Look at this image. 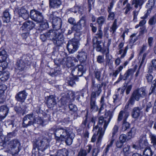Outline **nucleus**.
Returning a JSON list of instances; mask_svg holds the SVG:
<instances>
[{
  "label": "nucleus",
  "mask_w": 156,
  "mask_h": 156,
  "mask_svg": "<svg viewBox=\"0 0 156 156\" xmlns=\"http://www.w3.org/2000/svg\"><path fill=\"white\" fill-rule=\"evenodd\" d=\"M97 61L99 63H103L104 61V56L99 55L98 56L97 59Z\"/></svg>",
  "instance_id": "56"
},
{
  "label": "nucleus",
  "mask_w": 156,
  "mask_h": 156,
  "mask_svg": "<svg viewBox=\"0 0 156 156\" xmlns=\"http://www.w3.org/2000/svg\"><path fill=\"white\" fill-rule=\"evenodd\" d=\"M47 105L49 108H52L56 104L55 99L53 96L49 97L47 100Z\"/></svg>",
  "instance_id": "25"
},
{
  "label": "nucleus",
  "mask_w": 156,
  "mask_h": 156,
  "mask_svg": "<svg viewBox=\"0 0 156 156\" xmlns=\"http://www.w3.org/2000/svg\"><path fill=\"white\" fill-rule=\"evenodd\" d=\"M9 77V73L8 71H5L0 74V78L1 81H5Z\"/></svg>",
  "instance_id": "31"
},
{
  "label": "nucleus",
  "mask_w": 156,
  "mask_h": 156,
  "mask_svg": "<svg viewBox=\"0 0 156 156\" xmlns=\"http://www.w3.org/2000/svg\"><path fill=\"white\" fill-rule=\"evenodd\" d=\"M69 108L70 111L73 112H75L77 110L76 106L73 104H70L69 105Z\"/></svg>",
  "instance_id": "55"
},
{
  "label": "nucleus",
  "mask_w": 156,
  "mask_h": 156,
  "mask_svg": "<svg viewBox=\"0 0 156 156\" xmlns=\"http://www.w3.org/2000/svg\"><path fill=\"white\" fill-rule=\"evenodd\" d=\"M48 39L52 40L54 44L60 46L62 43L64 38L62 33L56 30H51L46 32Z\"/></svg>",
  "instance_id": "4"
},
{
  "label": "nucleus",
  "mask_w": 156,
  "mask_h": 156,
  "mask_svg": "<svg viewBox=\"0 0 156 156\" xmlns=\"http://www.w3.org/2000/svg\"><path fill=\"white\" fill-rule=\"evenodd\" d=\"M114 3V0H112V2L108 6L107 9L108 12L112 11V9L113 7Z\"/></svg>",
  "instance_id": "63"
},
{
  "label": "nucleus",
  "mask_w": 156,
  "mask_h": 156,
  "mask_svg": "<svg viewBox=\"0 0 156 156\" xmlns=\"http://www.w3.org/2000/svg\"><path fill=\"white\" fill-rule=\"evenodd\" d=\"M80 44L79 40L75 38L68 41L67 44V50L70 53H73L77 51L79 47Z\"/></svg>",
  "instance_id": "7"
},
{
  "label": "nucleus",
  "mask_w": 156,
  "mask_h": 156,
  "mask_svg": "<svg viewBox=\"0 0 156 156\" xmlns=\"http://www.w3.org/2000/svg\"><path fill=\"white\" fill-rule=\"evenodd\" d=\"M17 69L21 71L23 70L25 67V63L23 62L22 60H20L17 61L16 64Z\"/></svg>",
  "instance_id": "35"
},
{
  "label": "nucleus",
  "mask_w": 156,
  "mask_h": 156,
  "mask_svg": "<svg viewBox=\"0 0 156 156\" xmlns=\"http://www.w3.org/2000/svg\"><path fill=\"white\" fill-rule=\"evenodd\" d=\"M19 16L24 19L27 20L29 17V14L27 11L25 9L22 8L19 11Z\"/></svg>",
  "instance_id": "23"
},
{
  "label": "nucleus",
  "mask_w": 156,
  "mask_h": 156,
  "mask_svg": "<svg viewBox=\"0 0 156 156\" xmlns=\"http://www.w3.org/2000/svg\"><path fill=\"white\" fill-rule=\"evenodd\" d=\"M137 68V66H135L133 68L129 69L126 71L123 76L120 74V76L118 80L117 81V82H119L122 79H123L124 80H126L129 76H131V77L133 76V74L135 70H136Z\"/></svg>",
  "instance_id": "10"
},
{
  "label": "nucleus",
  "mask_w": 156,
  "mask_h": 156,
  "mask_svg": "<svg viewBox=\"0 0 156 156\" xmlns=\"http://www.w3.org/2000/svg\"><path fill=\"white\" fill-rule=\"evenodd\" d=\"M103 85V83L101 84H98L96 85L95 84V82L94 81L92 82V88L94 91L97 93L98 96L100 94L101 92V88Z\"/></svg>",
  "instance_id": "19"
},
{
  "label": "nucleus",
  "mask_w": 156,
  "mask_h": 156,
  "mask_svg": "<svg viewBox=\"0 0 156 156\" xmlns=\"http://www.w3.org/2000/svg\"><path fill=\"white\" fill-rule=\"evenodd\" d=\"M27 95V94L25 90H23L18 93L16 95L15 98L17 101L23 102L24 101Z\"/></svg>",
  "instance_id": "15"
},
{
  "label": "nucleus",
  "mask_w": 156,
  "mask_h": 156,
  "mask_svg": "<svg viewBox=\"0 0 156 156\" xmlns=\"http://www.w3.org/2000/svg\"><path fill=\"white\" fill-rule=\"evenodd\" d=\"M97 95V93L93 91L91 94L90 100H94L96 101V97Z\"/></svg>",
  "instance_id": "64"
},
{
  "label": "nucleus",
  "mask_w": 156,
  "mask_h": 156,
  "mask_svg": "<svg viewBox=\"0 0 156 156\" xmlns=\"http://www.w3.org/2000/svg\"><path fill=\"white\" fill-rule=\"evenodd\" d=\"M119 139L120 141L123 143L125 142L126 139V135L124 134L121 135L119 137Z\"/></svg>",
  "instance_id": "59"
},
{
  "label": "nucleus",
  "mask_w": 156,
  "mask_h": 156,
  "mask_svg": "<svg viewBox=\"0 0 156 156\" xmlns=\"http://www.w3.org/2000/svg\"><path fill=\"white\" fill-rule=\"evenodd\" d=\"M152 154L150 147L147 146L146 147L143 152L144 156H151Z\"/></svg>",
  "instance_id": "37"
},
{
  "label": "nucleus",
  "mask_w": 156,
  "mask_h": 156,
  "mask_svg": "<svg viewBox=\"0 0 156 156\" xmlns=\"http://www.w3.org/2000/svg\"><path fill=\"white\" fill-rule=\"evenodd\" d=\"M77 58L80 62H85L87 58L86 53L82 51H79L77 55Z\"/></svg>",
  "instance_id": "24"
},
{
  "label": "nucleus",
  "mask_w": 156,
  "mask_h": 156,
  "mask_svg": "<svg viewBox=\"0 0 156 156\" xmlns=\"http://www.w3.org/2000/svg\"><path fill=\"white\" fill-rule=\"evenodd\" d=\"M147 102V100L144 99L142 101V108L139 107H135L133 108L132 112V116L133 118L137 119L138 118L140 115L142 113V111H141L142 108L144 107L145 106V104Z\"/></svg>",
  "instance_id": "11"
},
{
  "label": "nucleus",
  "mask_w": 156,
  "mask_h": 156,
  "mask_svg": "<svg viewBox=\"0 0 156 156\" xmlns=\"http://www.w3.org/2000/svg\"><path fill=\"white\" fill-rule=\"evenodd\" d=\"M146 77L148 82H151L153 79L152 76L150 74H147L146 75Z\"/></svg>",
  "instance_id": "62"
},
{
  "label": "nucleus",
  "mask_w": 156,
  "mask_h": 156,
  "mask_svg": "<svg viewBox=\"0 0 156 156\" xmlns=\"http://www.w3.org/2000/svg\"><path fill=\"white\" fill-rule=\"evenodd\" d=\"M147 95V93L144 88L141 87L135 90L128 102V105H133L135 101H139L141 99L146 97Z\"/></svg>",
  "instance_id": "5"
},
{
  "label": "nucleus",
  "mask_w": 156,
  "mask_h": 156,
  "mask_svg": "<svg viewBox=\"0 0 156 156\" xmlns=\"http://www.w3.org/2000/svg\"><path fill=\"white\" fill-rule=\"evenodd\" d=\"M68 152L65 148L58 150L57 152L56 156H67Z\"/></svg>",
  "instance_id": "34"
},
{
  "label": "nucleus",
  "mask_w": 156,
  "mask_h": 156,
  "mask_svg": "<svg viewBox=\"0 0 156 156\" xmlns=\"http://www.w3.org/2000/svg\"><path fill=\"white\" fill-rule=\"evenodd\" d=\"M129 124L128 122H127L126 120H123L122 127V130L123 131L126 130L127 129L129 128Z\"/></svg>",
  "instance_id": "45"
},
{
  "label": "nucleus",
  "mask_w": 156,
  "mask_h": 156,
  "mask_svg": "<svg viewBox=\"0 0 156 156\" xmlns=\"http://www.w3.org/2000/svg\"><path fill=\"white\" fill-rule=\"evenodd\" d=\"M27 109V107L22 105V103L19 105H16L14 108L15 111L18 113H21L23 115L25 114V112Z\"/></svg>",
  "instance_id": "18"
},
{
  "label": "nucleus",
  "mask_w": 156,
  "mask_h": 156,
  "mask_svg": "<svg viewBox=\"0 0 156 156\" xmlns=\"http://www.w3.org/2000/svg\"><path fill=\"white\" fill-rule=\"evenodd\" d=\"M7 57L8 55L5 50L0 51V62H6L5 60Z\"/></svg>",
  "instance_id": "32"
},
{
  "label": "nucleus",
  "mask_w": 156,
  "mask_h": 156,
  "mask_svg": "<svg viewBox=\"0 0 156 156\" xmlns=\"http://www.w3.org/2000/svg\"><path fill=\"white\" fill-rule=\"evenodd\" d=\"M117 20L116 19H115L110 29V31L111 32H112L113 34H114L117 28Z\"/></svg>",
  "instance_id": "40"
},
{
  "label": "nucleus",
  "mask_w": 156,
  "mask_h": 156,
  "mask_svg": "<svg viewBox=\"0 0 156 156\" xmlns=\"http://www.w3.org/2000/svg\"><path fill=\"white\" fill-rule=\"evenodd\" d=\"M105 117L104 118L102 116L98 118V125H103L104 129L103 130L102 128L101 127H99L98 125H97L94 127L93 131H96L98 129L97 135H99L98 140L97 141L96 145L97 147H99L101 144V139L104 134V132L106 129L108 125L110 120L113 116L112 113L110 111H108L105 114Z\"/></svg>",
  "instance_id": "1"
},
{
  "label": "nucleus",
  "mask_w": 156,
  "mask_h": 156,
  "mask_svg": "<svg viewBox=\"0 0 156 156\" xmlns=\"http://www.w3.org/2000/svg\"><path fill=\"white\" fill-rule=\"evenodd\" d=\"M122 152L125 156H128L131 153L130 150V146L128 144H125L123 146Z\"/></svg>",
  "instance_id": "29"
},
{
  "label": "nucleus",
  "mask_w": 156,
  "mask_h": 156,
  "mask_svg": "<svg viewBox=\"0 0 156 156\" xmlns=\"http://www.w3.org/2000/svg\"><path fill=\"white\" fill-rule=\"evenodd\" d=\"M4 91L0 89V103H3L5 101V98L4 95Z\"/></svg>",
  "instance_id": "49"
},
{
  "label": "nucleus",
  "mask_w": 156,
  "mask_h": 156,
  "mask_svg": "<svg viewBox=\"0 0 156 156\" xmlns=\"http://www.w3.org/2000/svg\"><path fill=\"white\" fill-rule=\"evenodd\" d=\"M73 59L74 58H72L70 57H64L61 62V64L67 67H70L73 65Z\"/></svg>",
  "instance_id": "17"
},
{
  "label": "nucleus",
  "mask_w": 156,
  "mask_h": 156,
  "mask_svg": "<svg viewBox=\"0 0 156 156\" xmlns=\"http://www.w3.org/2000/svg\"><path fill=\"white\" fill-rule=\"evenodd\" d=\"M74 75H70L67 79V83L70 86H73L75 84V76Z\"/></svg>",
  "instance_id": "33"
},
{
  "label": "nucleus",
  "mask_w": 156,
  "mask_h": 156,
  "mask_svg": "<svg viewBox=\"0 0 156 156\" xmlns=\"http://www.w3.org/2000/svg\"><path fill=\"white\" fill-rule=\"evenodd\" d=\"M156 23V15H154L149 20V24L151 25H154Z\"/></svg>",
  "instance_id": "46"
},
{
  "label": "nucleus",
  "mask_w": 156,
  "mask_h": 156,
  "mask_svg": "<svg viewBox=\"0 0 156 156\" xmlns=\"http://www.w3.org/2000/svg\"><path fill=\"white\" fill-rule=\"evenodd\" d=\"M109 14L108 16V20H113L114 19L115 14L114 12L112 11L108 12Z\"/></svg>",
  "instance_id": "52"
},
{
  "label": "nucleus",
  "mask_w": 156,
  "mask_h": 156,
  "mask_svg": "<svg viewBox=\"0 0 156 156\" xmlns=\"http://www.w3.org/2000/svg\"><path fill=\"white\" fill-rule=\"evenodd\" d=\"M35 24L31 21H28L24 22L20 27V30L27 32L32 29L35 26Z\"/></svg>",
  "instance_id": "14"
},
{
  "label": "nucleus",
  "mask_w": 156,
  "mask_h": 156,
  "mask_svg": "<svg viewBox=\"0 0 156 156\" xmlns=\"http://www.w3.org/2000/svg\"><path fill=\"white\" fill-rule=\"evenodd\" d=\"M50 142V140L46 137L37 140L34 144L32 152L35 155H41V151L43 152L49 147Z\"/></svg>",
  "instance_id": "3"
},
{
  "label": "nucleus",
  "mask_w": 156,
  "mask_h": 156,
  "mask_svg": "<svg viewBox=\"0 0 156 156\" xmlns=\"http://www.w3.org/2000/svg\"><path fill=\"white\" fill-rule=\"evenodd\" d=\"M90 109L91 111H96L98 107L96 104V101L94 100H90Z\"/></svg>",
  "instance_id": "36"
},
{
  "label": "nucleus",
  "mask_w": 156,
  "mask_h": 156,
  "mask_svg": "<svg viewBox=\"0 0 156 156\" xmlns=\"http://www.w3.org/2000/svg\"><path fill=\"white\" fill-rule=\"evenodd\" d=\"M119 127L117 125L114 126L112 129V137H113L118 132Z\"/></svg>",
  "instance_id": "57"
},
{
  "label": "nucleus",
  "mask_w": 156,
  "mask_h": 156,
  "mask_svg": "<svg viewBox=\"0 0 156 156\" xmlns=\"http://www.w3.org/2000/svg\"><path fill=\"white\" fill-rule=\"evenodd\" d=\"M86 19L84 17H82L79 21L77 23L76 25V27H78L79 30L82 27H84L86 25Z\"/></svg>",
  "instance_id": "26"
},
{
  "label": "nucleus",
  "mask_w": 156,
  "mask_h": 156,
  "mask_svg": "<svg viewBox=\"0 0 156 156\" xmlns=\"http://www.w3.org/2000/svg\"><path fill=\"white\" fill-rule=\"evenodd\" d=\"M144 2V0H133L132 5H134V7L136 8L139 7L140 9L141 8V6Z\"/></svg>",
  "instance_id": "30"
},
{
  "label": "nucleus",
  "mask_w": 156,
  "mask_h": 156,
  "mask_svg": "<svg viewBox=\"0 0 156 156\" xmlns=\"http://www.w3.org/2000/svg\"><path fill=\"white\" fill-rule=\"evenodd\" d=\"M112 58L111 56L109 54L108 49L107 52L105 54V59L106 62H109Z\"/></svg>",
  "instance_id": "58"
},
{
  "label": "nucleus",
  "mask_w": 156,
  "mask_h": 156,
  "mask_svg": "<svg viewBox=\"0 0 156 156\" xmlns=\"http://www.w3.org/2000/svg\"><path fill=\"white\" fill-rule=\"evenodd\" d=\"M76 9H77V12L81 14H82L84 11V8L83 6H76Z\"/></svg>",
  "instance_id": "61"
},
{
  "label": "nucleus",
  "mask_w": 156,
  "mask_h": 156,
  "mask_svg": "<svg viewBox=\"0 0 156 156\" xmlns=\"http://www.w3.org/2000/svg\"><path fill=\"white\" fill-rule=\"evenodd\" d=\"M136 128L133 127L131 130L128 133L127 136L128 139H130L134 137L136 133Z\"/></svg>",
  "instance_id": "38"
},
{
  "label": "nucleus",
  "mask_w": 156,
  "mask_h": 156,
  "mask_svg": "<svg viewBox=\"0 0 156 156\" xmlns=\"http://www.w3.org/2000/svg\"><path fill=\"white\" fill-rule=\"evenodd\" d=\"M48 24L47 22H45L44 24H42L41 25H40V29H38V30L40 32L42 31L43 30H44L45 29L48 28Z\"/></svg>",
  "instance_id": "47"
},
{
  "label": "nucleus",
  "mask_w": 156,
  "mask_h": 156,
  "mask_svg": "<svg viewBox=\"0 0 156 156\" xmlns=\"http://www.w3.org/2000/svg\"><path fill=\"white\" fill-rule=\"evenodd\" d=\"M129 48L128 45L126 46L124 48V49H121L119 50V54H121L123 53L121 56V58H122L126 55L127 51Z\"/></svg>",
  "instance_id": "41"
},
{
  "label": "nucleus",
  "mask_w": 156,
  "mask_h": 156,
  "mask_svg": "<svg viewBox=\"0 0 156 156\" xmlns=\"http://www.w3.org/2000/svg\"><path fill=\"white\" fill-rule=\"evenodd\" d=\"M105 20L106 19L105 17L103 16H101L97 18V22L100 27L105 22Z\"/></svg>",
  "instance_id": "39"
},
{
  "label": "nucleus",
  "mask_w": 156,
  "mask_h": 156,
  "mask_svg": "<svg viewBox=\"0 0 156 156\" xmlns=\"http://www.w3.org/2000/svg\"><path fill=\"white\" fill-rule=\"evenodd\" d=\"M40 38L43 41H45L48 39L46 33L41 34L40 36Z\"/></svg>",
  "instance_id": "60"
},
{
  "label": "nucleus",
  "mask_w": 156,
  "mask_h": 156,
  "mask_svg": "<svg viewBox=\"0 0 156 156\" xmlns=\"http://www.w3.org/2000/svg\"><path fill=\"white\" fill-rule=\"evenodd\" d=\"M50 19L52 20V24L53 28L57 30L60 29L62 23L61 19L55 16L53 14L50 15Z\"/></svg>",
  "instance_id": "9"
},
{
  "label": "nucleus",
  "mask_w": 156,
  "mask_h": 156,
  "mask_svg": "<svg viewBox=\"0 0 156 156\" xmlns=\"http://www.w3.org/2000/svg\"><path fill=\"white\" fill-rule=\"evenodd\" d=\"M55 138L58 142L65 140L68 145L72 144V139L74 137L73 133L70 134L66 129L63 128H57L55 131Z\"/></svg>",
  "instance_id": "2"
},
{
  "label": "nucleus",
  "mask_w": 156,
  "mask_h": 156,
  "mask_svg": "<svg viewBox=\"0 0 156 156\" xmlns=\"http://www.w3.org/2000/svg\"><path fill=\"white\" fill-rule=\"evenodd\" d=\"M32 118L33 115L32 114H28L25 116L23 120V127L24 128H27L33 125V122L32 121Z\"/></svg>",
  "instance_id": "13"
},
{
  "label": "nucleus",
  "mask_w": 156,
  "mask_h": 156,
  "mask_svg": "<svg viewBox=\"0 0 156 156\" xmlns=\"http://www.w3.org/2000/svg\"><path fill=\"white\" fill-rule=\"evenodd\" d=\"M6 127H9L12 128L14 126L13 122L11 120H7L6 121L5 124Z\"/></svg>",
  "instance_id": "51"
},
{
  "label": "nucleus",
  "mask_w": 156,
  "mask_h": 156,
  "mask_svg": "<svg viewBox=\"0 0 156 156\" xmlns=\"http://www.w3.org/2000/svg\"><path fill=\"white\" fill-rule=\"evenodd\" d=\"M30 17L34 21L37 23H41L43 22L44 17L42 13L35 10H32L30 12Z\"/></svg>",
  "instance_id": "8"
},
{
  "label": "nucleus",
  "mask_w": 156,
  "mask_h": 156,
  "mask_svg": "<svg viewBox=\"0 0 156 156\" xmlns=\"http://www.w3.org/2000/svg\"><path fill=\"white\" fill-rule=\"evenodd\" d=\"M102 70V69H98L95 70L94 72V75L95 77L99 81H100L101 80L100 77Z\"/></svg>",
  "instance_id": "44"
},
{
  "label": "nucleus",
  "mask_w": 156,
  "mask_h": 156,
  "mask_svg": "<svg viewBox=\"0 0 156 156\" xmlns=\"http://www.w3.org/2000/svg\"><path fill=\"white\" fill-rule=\"evenodd\" d=\"M103 37V32L101 30V28L100 27L98 30L97 33L96 34V36L94 37H96L97 40H98L97 38L101 39Z\"/></svg>",
  "instance_id": "48"
},
{
  "label": "nucleus",
  "mask_w": 156,
  "mask_h": 156,
  "mask_svg": "<svg viewBox=\"0 0 156 156\" xmlns=\"http://www.w3.org/2000/svg\"><path fill=\"white\" fill-rule=\"evenodd\" d=\"M3 146L7 149L8 152L12 154H17L20 151V143L16 139L6 142L5 144H3Z\"/></svg>",
  "instance_id": "6"
},
{
  "label": "nucleus",
  "mask_w": 156,
  "mask_h": 156,
  "mask_svg": "<svg viewBox=\"0 0 156 156\" xmlns=\"http://www.w3.org/2000/svg\"><path fill=\"white\" fill-rule=\"evenodd\" d=\"M132 9V7L131 6L130 4L127 3L125 7L123 9H125L124 13L126 14L128 13Z\"/></svg>",
  "instance_id": "50"
},
{
  "label": "nucleus",
  "mask_w": 156,
  "mask_h": 156,
  "mask_svg": "<svg viewBox=\"0 0 156 156\" xmlns=\"http://www.w3.org/2000/svg\"><path fill=\"white\" fill-rule=\"evenodd\" d=\"M32 119L33 121V125L35 127L38 126V125H36V124L42 125L43 123V121L41 117L38 116L34 118L33 117Z\"/></svg>",
  "instance_id": "28"
},
{
  "label": "nucleus",
  "mask_w": 156,
  "mask_h": 156,
  "mask_svg": "<svg viewBox=\"0 0 156 156\" xmlns=\"http://www.w3.org/2000/svg\"><path fill=\"white\" fill-rule=\"evenodd\" d=\"M9 111V108L6 105H4L0 107V126H2V120L7 115Z\"/></svg>",
  "instance_id": "12"
},
{
  "label": "nucleus",
  "mask_w": 156,
  "mask_h": 156,
  "mask_svg": "<svg viewBox=\"0 0 156 156\" xmlns=\"http://www.w3.org/2000/svg\"><path fill=\"white\" fill-rule=\"evenodd\" d=\"M129 115V113L128 112L126 111H121L120 112L118 115V121H120L122 119H124L123 120H126Z\"/></svg>",
  "instance_id": "22"
},
{
  "label": "nucleus",
  "mask_w": 156,
  "mask_h": 156,
  "mask_svg": "<svg viewBox=\"0 0 156 156\" xmlns=\"http://www.w3.org/2000/svg\"><path fill=\"white\" fill-rule=\"evenodd\" d=\"M49 3L51 7L56 9L59 7L62 2L60 0H49Z\"/></svg>",
  "instance_id": "21"
},
{
  "label": "nucleus",
  "mask_w": 156,
  "mask_h": 156,
  "mask_svg": "<svg viewBox=\"0 0 156 156\" xmlns=\"http://www.w3.org/2000/svg\"><path fill=\"white\" fill-rule=\"evenodd\" d=\"M83 66L80 65L72 69V74L75 76H80L82 75L83 73Z\"/></svg>",
  "instance_id": "16"
},
{
  "label": "nucleus",
  "mask_w": 156,
  "mask_h": 156,
  "mask_svg": "<svg viewBox=\"0 0 156 156\" xmlns=\"http://www.w3.org/2000/svg\"><path fill=\"white\" fill-rule=\"evenodd\" d=\"M2 19L4 23H8L9 22L10 20V16L9 11L8 9L6 10L3 13Z\"/></svg>",
  "instance_id": "27"
},
{
  "label": "nucleus",
  "mask_w": 156,
  "mask_h": 156,
  "mask_svg": "<svg viewBox=\"0 0 156 156\" xmlns=\"http://www.w3.org/2000/svg\"><path fill=\"white\" fill-rule=\"evenodd\" d=\"M150 137L151 141V143L153 144V146L156 149V136L151 134L150 135Z\"/></svg>",
  "instance_id": "43"
},
{
  "label": "nucleus",
  "mask_w": 156,
  "mask_h": 156,
  "mask_svg": "<svg viewBox=\"0 0 156 156\" xmlns=\"http://www.w3.org/2000/svg\"><path fill=\"white\" fill-rule=\"evenodd\" d=\"M7 66V63L6 62H0V72L5 69Z\"/></svg>",
  "instance_id": "53"
},
{
  "label": "nucleus",
  "mask_w": 156,
  "mask_h": 156,
  "mask_svg": "<svg viewBox=\"0 0 156 156\" xmlns=\"http://www.w3.org/2000/svg\"><path fill=\"white\" fill-rule=\"evenodd\" d=\"M93 42V46L94 48H96V50L98 51L102 52V48L100 45L101 43V41L97 40L96 37H94L92 39Z\"/></svg>",
  "instance_id": "20"
},
{
  "label": "nucleus",
  "mask_w": 156,
  "mask_h": 156,
  "mask_svg": "<svg viewBox=\"0 0 156 156\" xmlns=\"http://www.w3.org/2000/svg\"><path fill=\"white\" fill-rule=\"evenodd\" d=\"M87 154L86 151L85 149H81L79 152L78 156H87Z\"/></svg>",
  "instance_id": "54"
},
{
  "label": "nucleus",
  "mask_w": 156,
  "mask_h": 156,
  "mask_svg": "<svg viewBox=\"0 0 156 156\" xmlns=\"http://www.w3.org/2000/svg\"><path fill=\"white\" fill-rule=\"evenodd\" d=\"M155 4L154 0H149L148 2L147 3L146 7L148 8L147 12L150 11L151 9L154 6Z\"/></svg>",
  "instance_id": "42"
}]
</instances>
